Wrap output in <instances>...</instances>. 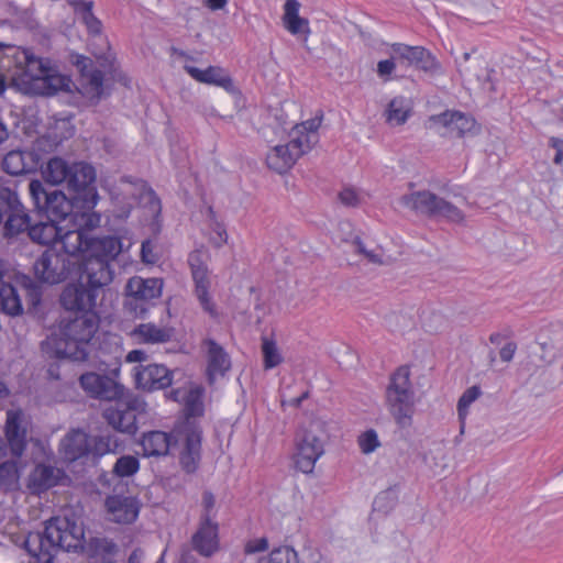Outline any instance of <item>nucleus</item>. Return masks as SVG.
Masks as SVG:
<instances>
[{"label": "nucleus", "mask_w": 563, "mask_h": 563, "mask_svg": "<svg viewBox=\"0 0 563 563\" xmlns=\"http://www.w3.org/2000/svg\"><path fill=\"white\" fill-rule=\"evenodd\" d=\"M7 58L14 67L12 84L23 93L53 96L70 90V78L60 74L52 59L36 55L32 48L11 47Z\"/></svg>", "instance_id": "obj_1"}, {"label": "nucleus", "mask_w": 563, "mask_h": 563, "mask_svg": "<svg viewBox=\"0 0 563 563\" xmlns=\"http://www.w3.org/2000/svg\"><path fill=\"white\" fill-rule=\"evenodd\" d=\"M99 327L100 317L96 311L67 313L59 321L58 333L48 338L45 345L57 358L86 361Z\"/></svg>", "instance_id": "obj_2"}, {"label": "nucleus", "mask_w": 563, "mask_h": 563, "mask_svg": "<svg viewBox=\"0 0 563 563\" xmlns=\"http://www.w3.org/2000/svg\"><path fill=\"white\" fill-rule=\"evenodd\" d=\"M85 531L81 525L68 518H52L43 532H30L24 548L37 563H53L58 550L76 552L82 548Z\"/></svg>", "instance_id": "obj_3"}, {"label": "nucleus", "mask_w": 563, "mask_h": 563, "mask_svg": "<svg viewBox=\"0 0 563 563\" xmlns=\"http://www.w3.org/2000/svg\"><path fill=\"white\" fill-rule=\"evenodd\" d=\"M122 250L123 244L120 238L100 236L93 244L92 252L84 261L78 280L101 294L113 280L112 262Z\"/></svg>", "instance_id": "obj_4"}, {"label": "nucleus", "mask_w": 563, "mask_h": 563, "mask_svg": "<svg viewBox=\"0 0 563 563\" xmlns=\"http://www.w3.org/2000/svg\"><path fill=\"white\" fill-rule=\"evenodd\" d=\"M322 115L311 118L294 126L286 144L274 146L266 155L267 167L278 174L288 172L303 154L318 142V129Z\"/></svg>", "instance_id": "obj_5"}, {"label": "nucleus", "mask_w": 563, "mask_h": 563, "mask_svg": "<svg viewBox=\"0 0 563 563\" xmlns=\"http://www.w3.org/2000/svg\"><path fill=\"white\" fill-rule=\"evenodd\" d=\"M409 366H399L389 377L385 402L387 410L400 428H409L416 411V393Z\"/></svg>", "instance_id": "obj_6"}, {"label": "nucleus", "mask_w": 563, "mask_h": 563, "mask_svg": "<svg viewBox=\"0 0 563 563\" xmlns=\"http://www.w3.org/2000/svg\"><path fill=\"white\" fill-rule=\"evenodd\" d=\"M147 413V402L140 395L128 394L117 399L114 406L103 411V418L114 430L134 435L137 430V419Z\"/></svg>", "instance_id": "obj_7"}, {"label": "nucleus", "mask_w": 563, "mask_h": 563, "mask_svg": "<svg viewBox=\"0 0 563 563\" xmlns=\"http://www.w3.org/2000/svg\"><path fill=\"white\" fill-rule=\"evenodd\" d=\"M29 191L35 208L43 212L49 221H65L73 218L74 206L78 205L73 198L57 189L47 190L40 180H32Z\"/></svg>", "instance_id": "obj_8"}, {"label": "nucleus", "mask_w": 563, "mask_h": 563, "mask_svg": "<svg viewBox=\"0 0 563 563\" xmlns=\"http://www.w3.org/2000/svg\"><path fill=\"white\" fill-rule=\"evenodd\" d=\"M0 210L3 212L1 234L4 239L16 238L32 228L27 210L10 187H0Z\"/></svg>", "instance_id": "obj_9"}, {"label": "nucleus", "mask_w": 563, "mask_h": 563, "mask_svg": "<svg viewBox=\"0 0 563 563\" xmlns=\"http://www.w3.org/2000/svg\"><path fill=\"white\" fill-rule=\"evenodd\" d=\"M29 426V418L22 409H9L7 411L5 443L0 440V460L8 456L21 459L27 446Z\"/></svg>", "instance_id": "obj_10"}, {"label": "nucleus", "mask_w": 563, "mask_h": 563, "mask_svg": "<svg viewBox=\"0 0 563 563\" xmlns=\"http://www.w3.org/2000/svg\"><path fill=\"white\" fill-rule=\"evenodd\" d=\"M70 169L65 185L66 188L73 192V199L80 203L81 208L93 209L99 200L95 186V168L84 162H74Z\"/></svg>", "instance_id": "obj_11"}, {"label": "nucleus", "mask_w": 563, "mask_h": 563, "mask_svg": "<svg viewBox=\"0 0 563 563\" xmlns=\"http://www.w3.org/2000/svg\"><path fill=\"white\" fill-rule=\"evenodd\" d=\"M188 265L194 282V292L203 309L211 318L218 317L216 305L210 295L211 272L208 267V254L203 250H194L188 255Z\"/></svg>", "instance_id": "obj_12"}, {"label": "nucleus", "mask_w": 563, "mask_h": 563, "mask_svg": "<svg viewBox=\"0 0 563 563\" xmlns=\"http://www.w3.org/2000/svg\"><path fill=\"white\" fill-rule=\"evenodd\" d=\"M74 268L75 263L54 247L45 250L33 264L35 277L48 285L65 282Z\"/></svg>", "instance_id": "obj_13"}, {"label": "nucleus", "mask_w": 563, "mask_h": 563, "mask_svg": "<svg viewBox=\"0 0 563 563\" xmlns=\"http://www.w3.org/2000/svg\"><path fill=\"white\" fill-rule=\"evenodd\" d=\"M79 384L89 397L99 400L113 401L124 394V386L118 380L95 372L81 374Z\"/></svg>", "instance_id": "obj_14"}, {"label": "nucleus", "mask_w": 563, "mask_h": 563, "mask_svg": "<svg viewBox=\"0 0 563 563\" xmlns=\"http://www.w3.org/2000/svg\"><path fill=\"white\" fill-rule=\"evenodd\" d=\"M100 294L85 286L81 282L67 285L60 295V305L67 313H86L95 311Z\"/></svg>", "instance_id": "obj_15"}, {"label": "nucleus", "mask_w": 563, "mask_h": 563, "mask_svg": "<svg viewBox=\"0 0 563 563\" xmlns=\"http://www.w3.org/2000/svg\"><path fill=\"white\" fill-rule=\"evenodd\" d=\"M295 464L305 474L313 472L316 462L323 454L321 440L312 432L306 431L298 438L296 444Z\"/></svg>", "instance_id": "obj_16"}, {"label": "nucleus", "mask_w": 563, "mask_h": 563, "mask_svg": "<svg viewBox=\"0 0 563 563\" xmlns=\"http://www.w3.org/2000/svg\"><path fill=\"white\" fill-rule=\"evenodd\" d=\"M104 506L109 519L120 525L133 523L137 519L141 509L137 498L124 495L108 496Z\"/></svg>", "instance_id": "obj_17"}, {"label": "nucleus", "mask_w": 563, "mask_h": 563, "mask_svg": "<svg viewBox=\"0 0 563 563\" xmlns=\"http://www.w3.org/2000/svg\"><path fill=\"white\" fill-rule=\"evenodd\" d=\"M136 387L145 391L161 390L173 383V371L162 364L140 366L134 375Z\"/></svg>", "instance_id": "obj_18"}, {"label": "nucleus", "mask_w": 563, "mask_h": 563, "mask_svg": "<svg viewBox=\"0 0 563 563\" xmlns=\"http://www.w3.org/2000/svg\"><path fill=\"white\" fill-rule=\"evenodd\" d=\"M163 280L159 278L132 277L126 284V305L132 306V300L140 301L141 313L146 311L144 302L158 298L162 295Z\"/></svg>", "instance_id": "obj_19"}, {"label": "nucleus", "mask_w": 563, "mask_h": 563, "mask_svg": "<svg viewBox=\"0 0 563 563\" xmlns=\"http://www.w3.org/2000/svg\"><path fill=\"white\" fill-rule=\"evenodd\" d=\"M64 472L51 464L38 463L30 472L26 488L32 495H41L56 486L63 478Z\"/></svg>", "instance_id": "obj_20"}, {"label": "nucleus", "mask_w": 563, "mask_h": 563, "mask_svg": "<svg viewBox=\"0 0 563 563\" xmlns=\"http://www.w3.org/2000/svg\"><path fill=\"white\" fill-rule=\"evenodd\" d=\"M100 238H92L84 230H79L77 227L74 229L62 228V232L58 240V245L62 246L63 255L77 256L82 253L90 254L92 252L93 244Z\"/></svg>", "instance_id": "obj_21"}, {"label": "nucleus", "mask_w": 563, "mask_h": 563, "mask_svg": "<svg viewBox=\"0 0 563 563\" xmlns=\"http://www.w3.org/2000/svg\"><path fill=\"white\" fill-rule=\"evenodd\" d=\"M185 71L196 81L212 85L224 89L227 92L235 90L233 80L224 68L220 66H209L206 69H200L191 65H184Z\"/></svg>", "instance_id": "obj_22"}, {"label": "nucleus", "mask_w": 563, "mask_h": 563, "mask_svg": "<svg viewBox=\"0 0 563 563\" xmlns=\"http://www.w3.org/2000/svg\"><path fill=\"white\" fill-rule=\"evenodd\" d=\"M201 346L206 350L209 380H213L217 376H223L231 367V360L227 351L211 338L205 339Z\"/></svg>", "instance_id": "obj_23"}, {"label": "nucleus", "mask_w": 563, "mask_h": 563, "mask_svg": "<svg viewBox=\"0 0 563 563\" xmlns=\"http://www.w3.org/2000/svg\"><path fill=\"white\" fill-rule=\"evenodd\" d=\"M432 121L448 129L451 135L463 137L473 134L476 131V121L474 118L460 111H446L431 118Z\"/></svg>", "instance_id": "obj_24"}, {"label": "nucleus", "mask_w": 563, "mask_h": 563, "mask_svg": "<svg viewBox=\"0 0 563 563\" xmlns=\"http://www.w3.org/2000/svg\"><path fill=\"white\" fill-rule=\"evenodd\" d=\"M59 446L66 460L76 461L90 454V437L81 429H74L62 439Z\"/></svg>", "instance_id": "obj_25"}, {"label": "nucleus", "mask_w": 563, "mask_h": 563, "mask_svg": "<svg viewBox=\"0 0 563 563\" xmlns=\"http://www.w3.org/2000/svg\"><path fill=\"white\" fill-rule=\"evenodd\" d=\"M173 442L174 438L170 433L153 430L144 432L139 443L142 446L143 456L159 457L166 456L169 453Z\"/></svg>", "instance_id": "obj_26"}, {"label": "nucleus", "mask_w": 563, "mask_h": 563, "mask_svg": "<svg viewBox=\"0 0 563 563\" xmlns=\"http://www.w3.org/2000/svg\"><path fill=\"white\" fill-rule=\"evenodd\" d=\"M440 197L429 190H418L401 197V203L418 214L437 218Z\"/></svg>", "instance_id": "obj_27"}, {"label": "nucleus", "mask_w": 563, "mask_h": 563, "mask_svg": "<svg viewBox=\"0 0 563 563\" xmlns=\"http://www.w3.org/2000/svg\"><path fill=\"white\" fill-rule=\"evenodd\" d=\"M201 459V432L194 429L186 433L179 462L183 470L192 474L197 471Z\"/></svg>", "instance_id": "obj_28"}, {"label": "nucleus", "mask_w": 563, "mask_h": 563, "mask_svg": "<svg viewBox=\"0 0 563 563\" xmlns=\"http://www.w3.org/2000/svg\"><path fill=\"white\" fill-rule=\"evenodd\" d=\"M192 547L201 555H212L219 547L218 525L213 521H200L197 532L192 536Z\"/></svg>", "instance_id": "obj_29"}, {"label": "nucleus", "mask_w": 563, "mask_h": 563, "mask_svg": "<svg viewBox=\"0 0 563 563\" xmlns=\"http://www.w3.org/2000/svg\"><path fill=\"white\" fill-rule=\"evenodd\" d=\"M132 335L139 342L145 344H159L172 341L174 329L170 327H159L155 323H141L132 332Z\"/></svg>", "instance_id": "obj_30"}, {"label": "nucleus", "mask_w": 563, "mask_h": 563, "mask_svg": "<svg viewBox=\"0 0 563 563\" xmlns=\"http://www.w3.org/2000/svg\"><path fill=\"white\" fill-rule=\"evenodd\" d=\"M70 168L71 163H68L62 157H52L42 168V176L49 185H66L69 172L71 170Z\"/></svg>", "instance_id": "obj_31"}, {"label": "nucleus", "mask_w": 563, "mask_h": 563, "mask_svg": "<svg viewBox=\"0 0 563 563\" xmlns=\"http://www.w3.org/2000/svg\"><path fill=\"white\" fill-rule=\"evenodd\" d=\"M103 71L95 68L88 67L87 64H84L81 67V85L84 89V93L90 99L99 100L103 95Z\"/></svg>", "instance_id": "obj_32"}, {"label": "nucleus", "mask_w": 563, "mask_h": 563, "mask_svg": "<svg viewBox=\"0 0 563 563\" xmlns=\"http://www.w3.org/2000/svg\"><path fill=\"white\" fill-rule=\"evenodd\" d=\"M58 223V221L48 220V222L35 224L30 229L29 236L34 242L56 249L63 228Z\"/></svg>", "instance_id": "obj_33"}, {"label": "nucleus", "mask_w": 563, "mask_h": 563, "mask_svg": "<svg viewBox=\"0 0 563 563\" xmlns=\"http://www.w3.org/2000/svg\"><path fill=\"white\" fill-rule=\"evenodd\" d=\"M92 8V1L77 0L74 2V9L80 14L81 22L85 24L89 36L102 38L103 25L101 20L93 14Z\"/></svg>", "instance_id": "obj_34"}, {"label": "nucleus", "mask_w": 563, "mask_h": 563, "mask_svg": "<svg viewBox=\"0 0 563 563\" xmlns=\"http://www.w3.org/2000/svg\"><path fill=\"white\" fill-rule=\"evenodd\" d=\"M135 197L139 203L147 209L152 218H157L162 211V205L156 192L143 180L133 184Z\"/></svg>", "instance_id": "obj_35"}, {"label": "nucleus", "mask_w": 563, "mask_h": 563, "mask_svg": "<svg viewBox=\"0 0 563 563\" xmlns=\"http://www.w3.org/2000/svg\"><path fill=\"white\" fill-rule=\"evenodd\" d=\"M300 3L298 0H286L284 4L283 23L288 32L296 35L308 27V20L299 15Z\"/></svg>", "instance_id": "obj_36"}, {"label": "nucleus", "mask_w": 563, "mask_h": 563, "mask_svg": "<svg viewBox=\"0 0 563 563\" xmlns=\"http://www.w3.org/2000/svg\"><path fill=\"white\" fill-rule=\"evenodd\" d=\"M0 311L8 316H19L23 312L18 290L9 283L0 284Z\"/></svg>", "instance_id": "obj_37"}, {"label": "nucleus", "mask_w": 563, "mask_h": 563, "mask_svg": "<svg viewBox=\"0 0 563 563\" xmlns=\"http://www.w3.org/2000/svg\"><path fill=\"white\" fill-rule=\"evenodd\" d=\"M122 181L128 185L126 188L113 198V214L118 219L129 218L136 201L134 183L126 181L125 178Z\"/></svg>", "instance_id": "obj_38"}, {"label": "nucleus", "mask_w": 563, "mask_h": 563, "mask_svg": "<svg viewBox=\"0 0 563 563\" xmlns=\"http://www.w3.org/2000/svg\"><path fill=\"white\" fill-rule=\"evenodd\" d=\"M19 460L11 457L0 463V487L11 490L18 487L20 479Z\"/></svg>", "instance_id": "obj_39"}, {"label": "nucleus", "mask_w": 563, "mask_h": 563, "mask_svg": "<svg viewBox=\"0 0 563 563\" xmlns=\"http://www.w3.org/2000/svg\"><path fill=\"white\" fill-rule=\"evenodd\" d=\"M256 563H300L298 552L290 545H278Z\"/></svg>", "instance_id": "obj_40"}, {"label": "nucleus", "mask_w": 563, "mask_h": 563, "mask_svg": "<svg viewBox=\"0 0 563 563\" xmlns=\"http://www.w3.org/2000/svg\"><path fill=\"white\" fill-rule=\"evenodd\" d=\"M409 107L404 97H396L390 100L386 110L387 121L391 124H404L409 117Z\"/></svg>", "instance_id": "obj_41"}, {"label": "nucleus", "mask_w": 563, "mask_h": 563, "mask_svg": "<svg viewBox=\"0 0 563 563\" xmlns=\"http://www.w3.org/2000/svg\"><path fill=\"white\" fill-rule=\"evenodd\" d=\"M203 395L205 389L201 386L189 389L185 397V410L188 417H200L203 415Z\"/></svg>", "instance_id": "obj_42"}, {"label": "nucleus", "mask_w": 563, "mask_h": 563, "mask_svg": "<svg viewBox=\"0 0 563 563\" xmlns=\"http://www.w3.org/2000/svg\"><path fill=\"white\" fill-rule=\"evenodd\" d=\"M85 211H77L74 213L71 218V222L79 230H84L86 233L90 234V231L98 228L101 223V214L91 209L84 208Z\"/></svg>", "instance_id": "obj_43"}, {"label": "nucleus", "mask_w": 563, "mask_h": 563, "mask_svg": "<svg viewBox=\"0 0 563 563\" xmlns=\"http://www.w3.org/2000/svg\"><path fill=\"white\" fill-rule=\"evenodd\" d=\"M119 446L114 435L90 437V454L93 456H103L107 453L114 452Z\"/></svg>", "instance_id": "obj_44"}, {"label": "nucleus", "mask_w": 563, "mask_h": 563, "mask_svg": "<svg viewBox=\"0 0 563 563\" xmlns=\"http://www.w3.org/2000/svg\"><path fill=\"white\" fill-rule=\"evenodd\" d=\"M2 168L5 173L18 176L27 172V165L24 163V156L21 151L9 152L2 161Z\"/></svg>", "instance_id": "obj_45"}, {"label": "nucleus", "mask_w": 563, "mask_h": 563, "mask_svg": "<svg viewBox=\"0 0 563 563\" xmlns=\"http://www.w3.org/2000/svg\"><path fill=\"white\" fill-rule=\"evenodd\" d=\"M262 353L264 358V368L272 369L283 362V356L278 351L276 342L267 338L262 340Z\"/></svg>", "instance_id": "obj_46"}, {"label": "nucleus", "mask_w": 563, "mask_h": 563, "mask_svg": "<svg viewBox=\"0 0 563 563\" xmlns=\"http://www.w3.org/2000/svg\"><path fill=\"white\" fill-rule=\"evenodd\" d=\"M481 396V389L478 386H472L467 388L459 399L457 402V413L461 420V432L464 429V421L466 416L468 415L470 406Z\"/></svg>", "instance_id": "obj_47"}, {"label": "nucleus", "mask_w": 563, "mask_h": 563, "mask_svg": "<svg viewBox=\"0 0 563 563\" xmlns=\"http://www.w3.org/2000/svg\"><path fill=\"white\" fill-rule=\"evenodd\" d=\"M140 470V461L133 455H123L113 465V473L118 477H130Z\"/></svg>", "instance_id": "obj_48"}, {"label": "nucleus", "mask_w": 563, "mask_h": 563, "mask_svg": "<svg viewBox=\"0 0 563 563\" xmlns=\"http://www.w3.org/2000/svg\"><path fill=\"white\" fill-rule=\"evenodd\" d=\"M437 217L453 223H462L465 219V214L460 208L441 197L437 207Z\"/></svg>", "instance_id": "obj_49"}, {"label": "nucleus", "mask_w": 563, "mask_h": 563, "mask_svg": "<svg viewBox=\"0 0 563 563\" xmlns=\"http://www.w3.org/2000/svg\"><path fill=\"white\" fill-rule=\"evenodd\" d=\"M390 52L398 62L406 60L409 65H413L418 54H421V46H410L404 43H393Z\"/></svg>", "instance_id": "obj_50"}, {"label": "nucleus", "mask_w": 563, "mask_h": 563, "mask_svg": "<svg viewBox=\"0 0 563 563\" xmlns=\"http://www.w3.org/2000/svg\"><path fill=\"white\" fill-rule=\"evenodd\" d=\"M357 445L363 454H371L380 448L382 442L376 430L367 429L357 437Z\"/></svg>", "instance_id": "obj_51"}, {"label": "nucleus", "mask_w": 563, "mask_h": 563, "mask_svg": "<svg viewBox=\"0 0 563 563\" xmlns=\"http://www.w3.org/2000/svg\"><path fill=\"white\" fill-rule=\"evenodd\" d=\"M201 506H202V515L200 521H212V518L216 517L217 510H216V497L214 495L206 490L202 494L201 499Z\"/></svg>", "instance_id": "obj_52"}, {"label": "nucleus", "mask_w": 563, "mask_h": 563, "mask_svg": "<svg viewBox=\"0 0 563 563\" xmlns=\"http://www.w3.org/2000/svg\"><path fill=\"white\" fill-rule=\"evenodd\" d=\"M413 66L423 71H434L439 65L429 51L421 46V54H418Z\"/></svg>", "instance_id": "obj_53"}, {"label": "nucleus", "mask_w": 563, "mask_h": 563, "mask_svg": "<svg viewBox=\"0 0 563 563\" xmlns=\"http://www.w3.org/2000/svg\"><path fill=\"white\" fill-rule=\"evenodd\" d=\"M228 233L225 230V227L218 222L216 219H213V222L211 224V235H210V243L214 247H221L228 242Z\"/></svg>", "instance_id": "obj_54"}, {"label": "nucleus", "mask_w": 563, "mask_h": 563, "mask_svg": "<svg viewBox=\"0 0 563 563\" xmlns=\"http://www.w3.org/2000/svg\"><path fill=\"white\" fill-rule=\"evenodd\" d=\"M396 62L397 59L393 53L390 55V58L379 60L377 63L376 69L377 76L384 81L391 80V75L396 69Z\"/></svg>", "instance_id": "obj_55"}, {"label": "nucleus", "mask_w": 563, "mask_h": 563, "mask_svg": "<svg viewBox=\"0 0 563 563\" xmlns=\"http://www.w3.org/2000/svg\"><path fill=\"white\" fill-rule=\"evenodd\" d=\"M352 244L355 247V252L364 255L371 263L382 264V258L378 254L373 251L366 250L364 243L362 242L360 236H354L352 240Z\"/></svg>", "instance_id": "obj_56"}, {"label": "nucleus", "mask_w": 563, "mask_h": 563, "mask_svg": "<svg viewBox=\"0 0 563 563\" xmlns=\"http://www.w3.org/2000/svg\"><path fill=\"white\" fill-rule=\"evenodd\" d=\"M339 199L342 205L346 207H356L358 206L361 198L357 191L354 188H344L339 194Z\"/></svg>", "instance_id": "obj_57"}, {"label": "nucleus", "mask_w": 563, "mask_h": 563, "mask_svg": "<svg viewBox=\"0 0 563 563\" xmlns=\"http://www.w3.org/2000/svg\"><path fill=\"white\" fill-rule=\"evenodd\" d=\"M268 540L267 538H257L246 542L244 547L245 554H254L264 552L268 549Z\"/></svg>", "instance_id": "obj_58"}, {"label": "nucleus", "mask_w": 563, "mask_h": 563, "mask_svg": "<svg viewBox=\"0 0 563 563\" xmlns=\"http://www.w3.org/2000/svg\"><path fill=\"white\" fill-rule=\"evenodd\" d=\"M141 257L143 262L148 264H153L157 261V256L154 253V246L151 240H145L142 242Z\"/></svg>", "instance_id": "obj_59"}, {"label": "nucleus", "mask_w": 563, "mask_h": 563, "mask_svg": "<svg viewBox=\"0 0 563 563\" xmlns=\"http://www.w3.org/2000/svg\"><path fill=\"white\" fill-rule=\"evenodd\" d=\"M516 350H517V344L515 342H508L506 345H504L499 351L501 361L510 362L514 358Z\"/></svg>", "instance_id": "obj_60"}, {"label": "nucleus", "mask_w": 563, "mask_h": 563, "mask_svg": "<svg viewBox=\"0 0 563 563\" xmlns=\"http://www.w3.org/2000/svg\"><path fill=\"white\" fill-rule=\"evenodd\" d=\"M227 4L228 0H205V5L212 11L222 10Z\"/></svg>", "instance_id": "obj_61"}, {"label": "nucleus", "mask_w": 563, "mask_h": 563, "mask_svg": "<svg viewBox=\"0 0 563 563\" xmlns=\"http://www.w3.org/2000/svg\"><path fill=\"white\" fill-rule=\"evenodd\" d=\"M25 287H27V290L32 297V300L34 303L40 301L41 292L38 288L34 285V283L27 278V284H25Z\"/></svg>", "instance_id": "obj_62"}, {"label": "nucleus", "mask_w": 563, "mask_h": 563, "mask_svg": "<svg viewBox=\"0 0 563 563\" xmlns=\"http://www.w3.org/2000/svg\"><path fill=\"white\" fill-rule=\"evenodd\" d=\"M145 357H146V354L144 351L132 350L131 352H129L126 360L129 362H142L145 360Z\"/></svg>", "instance_id": "obj_63"}, {"label": "nucleus", "mask_w": 563, "mask_h": 563, "mask_svg": "<svg viewBox=\"0 0 563 563\" xmlns=\"http://www.w3.org/2000/svg\"><path fill=\"white\" fill-rule=\"evenodd\" d=\"M549 145L555 150L556 153L563 154V140L552 136L549 139Z\"/></svg>", "instance_id": "obj_64"}]
</instances>
